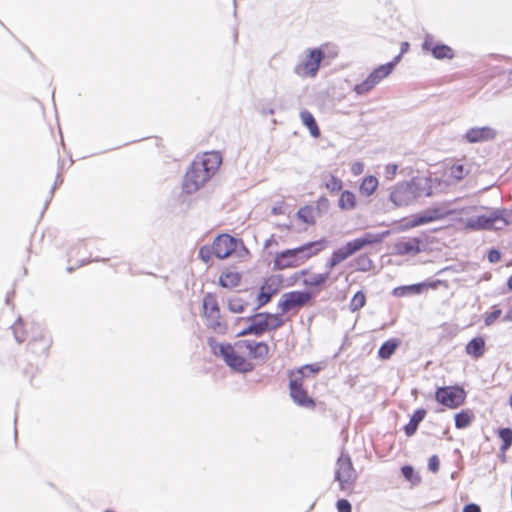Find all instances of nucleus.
Wrapping results in <instances>:
<instances>
[{"instance_id":"1","label":"nucleus","mask_w":512,"mask_h":512,"mask_svg":"<svg viewBox=\"0 0 512 512\" xmlns=\"http://www.w3.org/2000/svg\"><path fill=\"white\" fill-rule=\"evenodd\" d=\"M454 220L461 229L469 232L498 230L512 224V211L471 205L457 208Z\"/></svg>"},{"instance_id":"2","label":"nucleus","mask_w":512,"mask_h":512,"mask_svg":"<svg viewBox=\"0 0 512 512\" xmlns=\"http://www.w3.org/2000/svg\"><path fill=\"white\" fill-rule=\"evenodd\" d=\"M222 163L219 152H206L197 156L191 163L183 181V190L192 194L198 191L211 178Z\"/></svg>"},{"instance_id":"3","label":"nucleus","mask_w":512,"mask_h":512,"mask_svg":"<svg viewBox=\"0 0 512 512\" xmlns=\"http://www.w3.org/2000/svg\"><path fill=\"white\" fill-rule=\"evenodd\" d=\"M327 241L320 239L302 246L276 253L273 261L275 270L296 268L325 249Z\"/></svg>"},{"instance_id":"4","label":"nucleus","mask_w":512,"mask_h":512,"mask_svg":"<svg viewBox=\"0 0 512 512\" xmlns=\"http://www.w3.org/2000/svg\"><path fill=\"white\" fill-rule=\"evenodd\" d=\"M432 180L424 177H416L411 181L397 184L390 193V200L396 206H407L422 196H431Z\"/></svg>"},{"instance_id":"5","label":"nucleus","mask_w":512,"mask_h":512,"mask_svg":"<svg viewBox=\"0 0 512 512\" xmlns=\"http://www.w3.org/2000/svg\"><path fill=\"white\" fill-rule=\"evenodd\" d=\"M319 370L320 366L318 364H310L289 373L290 395L297 405L306 408L315 406L314 400L307 395L302 386L305 377L316 374Z\"/></svg>"},{"instance_id":"6","label":"nucleus","mask_w":512,"mask_h":512,"mask_svg":"<svg viewBox=\"0 0 512 512\" xmlns=\"http://www.w3.org/2000/svg\"><path fill=\"white\" fill-rule=\"evenodd\" d=\"M457 208L452 207L451 202H442L426 210L412 215L403 221L404 229H411L434 221L445 219L448 216L456 217Z\"/></svg>"},{"instance_id":"7","label":"nucleus","mask_w":512,"mask_h":512,"mask_svg":"<svg viewBox=\"0 0 512 512\" xmlns=\"http://www.w3.org/2000/svg\"><path fill=\"white\" fill-rule=\"evenodd\" d=\"M209 345L212 352L216 356L221 357L232 370L241 373H247L253 370V364L244 356L238 354L232 345L217 343L214 340H209Z\"/></svg>"},{"instance_id":"8","label":"nucleus","mask_w":512,"mask_h":512,"mask_svg":"<svg viewBox=\"0 0 512 512\" xmlns=\"http://www.w3.org/2000/svg\"><path fill=\"white\" fill-rule=\"evenodd\" d=\"M325 61V52L316 48L304 51L293 72L300 78L313 79L317 76L321 63Z\"/></svg>"},{"instance_id":"9","label":"nucleus","mask_w":512,"mask_h":512,"mask_svg":"<svg viewBox=\"0 0 512 512\" xmlns=\"http://www.w3.org/2000/svg\"><path fill=\"white\" fill-rule=\"evenodd\" d=\"M283 325V319L276 314L258 313L251 318V324L238 333L239 336L253 334L262 335L266 331L275 330Z\"/></svg>"},{"instance_id":"10","label":"nucleus","mask_w":512,"mask_h":512,"mask_svg":"<svg viewBox=\"0 0 512 512\" xmlns=\"http://www.w3.org/2000/svg\"><path fill=\"white\" fill-rule=\"evenodd\" d=\"M357 474L353 468L349 456L341 454L336 463L335 480L339 482V487L344 492L352 490L356 481Z\"/></svg>"},{"instance_id":"11","label":"nucleus","mask_w":512,"mask_h":512,"mask_svg":"<svg viewBox=\"0 0 512 512\" xmlns=\"http://www.w3.org/2000/svg\"><path fill=\"white\" fill-rule=\"evenodd\" d=\"M465 391L460 387L448 386L439 388L435 397L442 405L454 409L464 403Z\"/></svg>"},{"instance_id":"12","label":"nucleus","mask_w":512,"mask_h":512,"mask_svg":"<svg viewBox=\"0 0 512 512\" xmlns=\"http://www.w3.org/2000/svg\"><path fill=\"white\" fill-rule=\"evenodd\" d=\"M312 299L311 293L307 291H291L284 293L278 303L282 313L303 307Z\"/></svg>"},{"instance_id":"13","label":"nucleus","mask_w":512,"mask_h":512,"mask_svg":"<svg viewBox=\"0 0 512 512\" xmlns=\"http://www.w3.org/2000/svg\"><path fill=\"white\" fill-rule=\"evenodd\" d=\"M422 49L424 51H429L437 60H451L455 56L454 50L450 46L436 43L433 36L430 34L425 36Z\"/></svg>"},{"instance_id":"14","label":"nucleus","mask_w":512,"mask_h":512,"mask_svg":"<svg viewBox=\"0 0 512 512\" xmlns=\"http://www.w3.org/2000/svg\"><path fill=\"white\" fill-rule=\"evenodd\" d=\"M497 132L490 126L471 127L463 135V139L470 144L492 141L496 138Z\"/></svg>"},{"instance_id":"15","label":"nucleus","mask_w":512,"mask_h":512,"mask_svg":"<svg viewBox=\"0 0 512 512\" xmlns=\"http://www.w3.org/2000/svg\"><path fill=\"white\" fill-rule=\"evenodd\" d=\"M236 246V240L233 237L223 234L214 240L212 250L217 258L225 259L235 251Z\"/></svg>"},{"instance_id":"16","label":"nucleus","mask_w":512,"mask_h":512,"mask_svg":"<svg viewBox=\"0 0 512 512\" xmlns=\"http://www.w3.org/2000/svg\"><path fill=\"white\" fill-rule=\"evenodd\" d=\"M281 287L280 276H271L265 280L263 285L260 287L258 294V306L261 307L267 304L273 295L277 294Z\"/></svg>"},{"instance_id":"17","label":"nucleus","mask_w":512,"mask_h":512,"mask_svg":"<svg viewBox=\"0 0 512 512\" xmlns=\"http://www.w3.org/2000/svg\"><path fill=\"white\" fill-rule=\"evenodd\" d=\"M421 240L419 238L402 239L397 241L394 246V253L397 255L415 256L421 252Z\"/></svg>"},{"instance_id":"18","label":"nucleus","mask_w":512,"mask_h":512,"mask_svg":"<svg viewBox=\"0 0 512 512\" xmlns=\"http://www.w3.org/2000/svg\"><path fill=\"white\" fill-rule=\"evenodd\" d=\"M356 249L354 248L351 241L346 243V245L340 247L339 249L335 250L331 257L327 260L325 267L328 270H332L334 267L345 261L347 258H349L351 255L356 253Z\"/></svg>"},{"instance_id":"19","label":"nucleus","mask_w":512,"mask_h":512,"mask_svg":"<svg viewBox=\"0 0 512 512\" xmlns=\"http://www.w3.org/2000/svg\"><path fill=\"white\" fill-rule=\"evenodd\" d=\"M390 235V231L386 230L383 232H367L363 234L361 237H358L351 241L356 251L363 249L364 247L376 243L382 242L387 236Z\"/></svg>"},{"instance_id":"20","label":"nucleus","mask_w":512,"mask_h":512,"mask_svg":"<svg viewBox=\"0 0 512 512\" xmlns=\"http://www.w3.org/2000/svg\"><path fill=\"white\" fill-rule=\"evenodd\" d=\"M330 270L327 269L324 273H310L308 270L304 269L298 271L295 276L298 279L299 277L306 276L303 280V285L306 287H319L325 284L330 278Z\"/></svg>"},{"instance_id":"21","label":"nucleus","mask_w":512,"mask_h":512,"mask_svg":"<svg viewBox=\"0 0 512 512\" xmlns=\"http://www.w3.org/2000/svg\"><path fill=\"white\" fill-rule=\"evenodd\" d=\"M52 345V337L46 336L42 340H29L28 349L31 353L41 357H47Z\"/></svg>"},{"instance_id":"22","label":"nucleus","mask_w":512,"mask_h":512,"mask_svg":"<svg viewBox=\"0 0 512 512\" xmlns=\"http://www.w3.org/2000/svg\"><path fill=\"white\" fill-rule=\"evenodd\" d=\"M245 348L249 351L251 357L255 359H265L269 353V347L264 342H256L251 340L243 341Z\"/></svg>"},{"instance_id":"23","label":"nucleus","mask_w":512,"mask_h":512,"mask_svg":"<svg viewBox=\"0 0 512 512\" xmlns=\"http://www.w3.org/2000/svg\"><path fill=\"white\" fill-rule=\"evenodd\" d=\"M300 118L303 125L308 128L311 136L318 138L320 136V130L314 116L308 110H303L300 112Z\"/></svg>"},{"instance_id":"24","label":"nucleus","mask_w":512,"mask_h":512,"mask_svg":"<svg viewBox=\"0 0 512 512\" xmlns=\"http://www.w3.org/2000/svg\"><path fill=\"white\" fill-rule=\"evenodd\" d=\"M485 351V341L481 337L473 338L466 345V353L474 358L483 356Z\"/></svg>"},{"instance_id":"25","label":"nucleus","mask_w":512,"mask_h":512,"mask_svg":"<svg viewBox=\"0 0 512 512\" xmlns=\"http://www.w3.org/2000/svg\"><path fill=\"white\" fill-rule=\"evenodd\" d=\"M399 345L400 340L395 338L385 341L379 348L378 356L383 360L389 359L394 354Z\"/></svg>"},{"instance_id":"26","label":"nucleus","mask_w":512,"mask_h":512,"mask_svg":"<svg viewBox=\"0 0 512 512\" xmlns=\"http://www.w3.org/2000/svg\"><path fill=\"white\" fill-rule=\"evenodd\" d=\"M207 326L215 333H225L227 327L226 324L221 320L220 312L217 314H211L205 316Z\"/></svg>"},{"instance_id":"27","label":"nucleus","mask_w":512,"mask_h":512,"mask_svg":"<svg viewBox=\"0 0 512 512\" xmlns=\"http://www.w3.org/2000/svg\"><path fill=\"white\" fill-rule=\"evenodd\" d=\"M338 207L341 210H353L356 207V196L353 192L345 190L338 200Z\"/></svg>"},{"instance_id":"28","label":"nucleus","mask_w":512,"mask_h":512,"mask_svg":"<svg viewBox=\"0 0 512 512\" xmlns=\"http://www.w3.org/2000/svg\"><path fill=\"white\" fill-rule=\"evenodd\" d=\"M425 415L426 411L423 409L415 411L409 423L404 428L407 436H412L416 432L419 423L424 419Z\"/></svg>"},{"instance_id":"29","label":"nucleus","mask_w":512,"mask_h":512,"mask_svg":"<svg viewBox=\"0 0 512 512\" xmlns=\"http://www.w3.org/2000/svg\"><path fill=\"white\" fill-rule=\"evenodd\" d=\"M240 280L241 276L238 272L227 271L220 276L219 283L222 287L233 288L239 284Z\"/></svg>"},{"instance_id":"30","label":"nucleus","mask_w":512,"mask_h":512,"mask_svg":"<svg viewBox=\"0 0 512 512\" xmlns=\"http://www.w3.org/2000/svg\"><path fill=\"white\" fill-rule=\"evenodd\" d=\"M378 187V179L374 176H366L360 184L359 191L362 195H372Z\"/></svg>"},{"instance_id":"31","label":"nucleus","mask_w":512,"mask_h":512,"mask_svg":"<svg viewBox=\"0 0 512 512\" xmlns=\"http://www.w3.org/2000/svg\"><path fill=\"white\" fill-rule=\"evenodd\" d=\"M220 312L217 300L212 294H207L203 298V313L204 316L217 314Z\"/></svg>"},{"instance_id":"32","label":"nucleus","mask_w":512,"mask_h":512,"mask_svg":"<svg viewBox=\"0 0 512 512\" xmlns=\"http://www.w3.org/2000/svg\"><path fill=\"white\" fill-rule=\"evenodd\" d=\"M376 85V82L371 78V76L368 75L363 82L355 85L353 90L358 96L365 95L373 90Z\"/></svg>"},{"instance_id":"33","label":"nucleus","mask_w":512,"mask_h":512,"mask_svg":"<svg viewBox=\"0 0 512 512\" xmlns=\"http://www.w3.org/2000/svg\"><path fill=\"white\" fill-rule=\"evenodd\" d=\"M376 85V82L371 78V76L368 75L363 82L355 85L353 90L358 96L365 95L373 90Z\"/></svg>"},{"instance_id":"34","label":"nucleus","mask_w":512,"mask_h":512,"mask_svg":"<svg viewBox=\"0 0 512 512\" xmlns=\"http://www.w3.org/2000/svg\"><path fill=\"white\" fill-rule=\"evenodd\" d=\"M11 329H12L15 340L19 344L23 343L26 340L27 335H26V331L24 329L23 319L21 317H19L15 321V323L11 326Z\"/></svg>"},{"instance_id":"35","label":"nucleus","mask_w":512,"mask_h":512,"mask_svg":"<svg viewBox=\"0 0 512 512\" xmlns=\"http://www.w3.org/2000/svg\"><path fill=\"white\" fill-rule=\"evenodd\" d=\"M297 217L306 224H314L315 209L311 206H304L298 210Z\"/></svg>"},{"instance_id":"36","label":"nucleus","mask_w":512,"mask_h":512,"mask_svg":"<svg viewBox=\"0 0 512 512\" xmlns=\"http://www.w3.org/2000/svg\"><path fill=\"white\" fill-rule=\"evenodd\" d=\"M391 74V66L390 65H380L376 69H374L369 76L379 84L384 78L388 77Z\"/></svg>"},{"instance_id":"37","label":"nucleus","mask_w":512,"mask_h":512,"mask_svg":"<svg viewBox=\"0 0 512 512\" xmlns=\"http://www.w3.org/2000/svg\"><path fill=\"white\" fill-rule=\"evenodd\" d=\"M473 419V415L467 411H462L455 415V426L458 429H463L468 427Z\"/></svg>"},{"instance_id":"38","label":"nucleus","mask_w":512,"mask_h":512,"mask_svg":"<svg viewBox=\"0 0 512 512\" xmlns=\"http://www.w3.org/2000/svg\"><path fill=\"white\" fill-rule=\"evenodd\" d=\"M247 305H248L247 302H245L240 297H233V298L229 299V301H228V308L233 313L244 312Z\"/></svg>"},{"instance_id":"39","label":"nucleus","mask_w":512,"mask_h":512,"mask_svg":"<svg viewBox=\"0 0 512 512\" xmlns=\"http://www.w3.org/2000/svg\"><path fill=\"white\" fill-rule=\"evenodd\" d=\"M46 336H51L50 333L39 323H33L31 326L30 340H42Z\"/></svg>"},{"instance_id":"40","label":"nucleus","mask_w":512,"mask_h":512,"mask_svg":"<svg viewBox=\"0 0 512 512\" xmlns=\"http://www.w3.org/2000/svg\"><path fill=\"white\" fill-rule=\"evenodd\" d=\"M366 303V297L363 292H357L350 301L349 307L352 312L361 309Z\"/></svg>"},{"instance_id":"41","label":"nucleus","mask_w":512,"mask_h":512,"mask_svg":"<svg viewBox=\"0 0 512 512\" xmlns=\"http://www.w3.org/2000/svg\"><path fill=\"white\" fill-rule=\"evenodd\" d=\"M467 174V170L462 164H454L449 169V175L456 181L462 180Z\"/></svg>"},{"instance_id":"42","label":"nucleus","mask_w":512,"mask_h":512,"mask_svg":"<svg viewBox=\"0 0 512 512\" xmlns=\"http://www.w3.org/2000/svg\"><path fill=\"white\" fill-rule=\"evenodd\" d=\"M402 474L405 477L406 480L411 482L413 485L419 484L421 481L420 476L414 472V469L412 466H403L402 467Z\"/></svg>"},{"instance_id":"43","label":"nucleus","mask_w":512,"mask_h":512,"mask_svg":"<svg viewBox=\"0 0 512 512\" xmlns=\"http://www.w3.org/2000/svg\"><path fill=\"white\" fill-rule=\"evenodd\" d=\"M499 436L503 442L501 446L502 451H506L512 445V429L504 428L499 432Z\"/></svg>"},{"instance_id":"44","label":"nucleus","mask_w":512,"mask_h":512,"mask_svg":"<svg viewBox=\"0 0 512 512\" xmlns=\"http://www.w3.org/2000/svg\"><path fill=\"white\" fill-rule=\"evenodd\" d=\"M355 267L358 271H369L372 267V261L366 255H361L357 259H355Z\"/></svg>"},{"instance_id":"45","label":"nucleus","mask_w":512,"mask_h":512,"mask_svg":"<svg viewBox=\"0 0 512 512\" xmlns=\"http://www.w3.org/2000/svg\"><path fill=\"white\" fill-rule=\"evenodd\" d=\"M502 315V310L497 306L492 307L491 312H487L484 314V323L486 326H491L495 323V321Z\"/></svg>"},{"instance_id":"46","label":"nucleus","mask_w":512,"mask_h":512,"mask_svg":"<svg viewBox=\"0 0 512 512\" xmlns=\"http://www.w3.org/2000/svg\"><path fill=\"white\" fill-rule=\"evenodd\" d=\"M325 186L330 192H338L342 189L343 183L339 178L330 175L325 181Z\"/></svg>"},{"instance_id":"47","label":"nucleus","mask_w":512,"mask_h":512,"mask_svg":"<svg viewBox=\"0 0 512 512\" xmlns=\"http://www.w3.org/2000/svg\"><path fill=\"white\" fill-rule=\"evenodd\" d=\"M63 183V177L61 176V173L58 172L57 175H56V178H55V182H54V185L52 186L50 192H49V197L48 199H46L45 201V204H44V208H43V211L42 213L47 209L52 197H53V194L55 192V190L57 189V187H59L61 184Z\"/></svg>"},{"instance_id":"48","label":"nucleus","mask_w":512,"mask_h":512,"mask_svg":"<svg viewBox=\"0 0 512 512\" xmlns=\"http://www.w3.org/2000/svg\"><path fill=\"white\" fill-rule=\"evenodd\" d=\"M430 284L426 283H418L413 285H407L405 286L407 295L408 294H420L424 291V289L430 287Z\"/></svg>"},{"instance_id":"49","label":"nucleus","mask_w":512,"mask_h":512,"mask_svg":"<svg viewBox=\"0 0 512 512\" xmlns=\"http://www.w3.org/2000/svg\"><path fill=\"white\" fill-rule=\"evenodd\" d=\"M318 50H323L325 52V60L326 59H334L338 55V50L335 46L323 45L317 48Z\"/></svg>"},{"instance_id":"50","label":"nucleus","mask_w":512,"mask_h":512,"mask_svg":"<svg viewBox=\"0 0 512 512\" xmlns=\"http://www.w3.org/2000/svg\"><path fill=\"white\" fill-rule=\"evenodd\" d=\"M398 166L396 164H388L385 167V177L387 180H392L397 172Z\"/></svg>"},{"instance_id":"51","label":"nucleus","mask_w":512,"mask_h":512,"mask_svg":"<svg viewBox=\"0 0 512 512\" xmlns=\"http://www.w3.org/2000/svg\"><path fill=\"white\" fill-rule=\"evenodd\" d=\"M108 260H109L108 257H99V256H95L94 258L89 257V258L80 260L78 267L87 265L91 262H106Z\"/></svg>"},{"instance_id":"52","label":"nucleus","mask_w":512,"mask_h":512,"mask_svg":"<svg viewBox=\"0 0 512 512\" xmlns=\"http://www.w3.org/2000/svg\"><path fill=\"white\" fill-rule=\"evenodd\" d=\"M336 506L338 512H351V504L345 499L338 500Z\"/></svg>"},{"instance_id":"53","label":"nucleus","mask_w":512,"mask_h":512,"mask_svg":"<svg viewBox=\"0 0 512 512\" xmlns=\"http://www.w3.org/2000/svg\"><path fill=\"white\" fill-rule=\"evenodd\" d=\"M365 165L361 161H356L351 165V172L353 175L357 176L364 172Z\"/></svg>"},{"instance_id":"54","label":"nucleus","mask_w":512,"mask_h":512,"mask_svg":"<svg viewBox=\"0 0 512 512\" xmlns=\"http://www.w3.org/2000/svg\"><path fill=\"white\" fill-rule=\"evenodd\" d=\"M439 464H440V462H439L438 457L436 455H433L429 459L428 468L433 473H436L439 470Z\"/></svg>"},{"instance_id":"55","label":"nucleus","mask_w":512,"mask_h":512,"mask_svg":"<svg viewBox=\"0 0 512 512\" xmlns=\"http://www.w3.org/2000/svg\"><path fill=\"white\" fill-rule=\"evenodd\" d=\"M501 258V254L498 250L496 249H492L489 251L488 253V260L491 262V263H496L500 260Z\"/></svg>"},{"instance_id":"56","label":"nucleus","mask_w":512,"mask_h":512,"mask_svg":"<svg viewBox=\"0 0 512 512\" xmlns=\"http://www.w3.org/2000/svg\"><path fill=\"white\" fill-rule=\"evenodd\" d=\"M392 294L396 297H402V296H405L407 295V292H406V288L405 286H400V287H396Z\"/></svg>"},{"instance_id":"57","label":"nucleus","mask_w":512,"mask_h":512,"mask_svg":"<svg viewBox=\"0 0 512 512\" xmlns=\"http://www.w3.org/2000/svg\"><path fill=\"white\" fill-rule=\"evenodd\" d=\"M199 255L201 257L202 260H204L205 262L209 261L210 259V251L208 248H201L200 251H199Z\"/></svg>"},{"instance_id":"58","label":"nucleus","mask_w":512,"mask_h":512,"mask_svg":"<svg viewBox=\"0 0 512 512\" xmlns=\"http://www.w3.org/2000/svg\"><path fill=\"white\" fill-rule=\"evenodd\" d=\"M463 512H481V509L476 504H468L464 507Z\"/></svg>"},{"instance_id":"59","label":"nucleus","mask_w":512,"mask_h":512,"mask_svg":"<svg viewBox=\"0 0 512 512\" xmlns=\"http://www.w3.org/2000/svg\"><path fill=\"white\" fill-rule=\"evenodd\" d=\"M401 58H402V55L398 54L392 61L386 63L385 65H390L391 66V72H392L394 67L400 62Z\"/></svg>"},{"instance_id":"60","label":"nucleus","mask_w":512,"mask_h":512,"mask_svg":"<svg viewBox=\"0 0 512 512\" xmlns=\"http://www.w3.org/2000/svg\"><path fill=\"white\" fill-rule=\"evenodd\" d=\"M409 49V43L408 42H403L401 44V49H400V53L401 55H403L404 53H406Z\"/></svg>"},{"instance_id":"61","label":"nucleus","mask_w":512,"mask_h":512,"mask_svg":"<svg viewBox=\"0 0 512 512\" xmlns=\"http://www.w3.org/2000/svg\"><path fill=\"white\" fill-rule=\"evenodd\" d=\"M14 293H15L14 291H11V292H8V293H7L6 298H5V303H6L7 305H10V303H11V299H12V297L14 296Z\"/></svg>"},{"instance_id":"62","label":"nucleus","mask_w":512,"mask_h":512,"mask_svg":"<svg viewBox=\"0 0 512 512\" xmlns=\"http://www.w3.org/2000/svg\"><path fill=\"white\" fill-rule=\"evenodd\" d=\"M504 321H510L512 322V307L509 309V311L506 313V315L503 318Z\"/></svg>"},{"instance_id":"63","label":"nucleus","mask_w":512,"mask_h":512,"mask_svg":"<svg viewBox=\"0 0 512 512\" xmlns=\"http://www.w3.org/2000/svg\"><path fill=\"white\" fill-rule=\"evenodd\" d=\"M507 286L512 290V275L508 278Z\"/></svg>"},{"instance_id":"64","label":"nucleus","mask_w":512,"mask_h":512,"mask_svg":"<svg viewBox=\"0 0 512 512\" xmlns=\"http://www.w3.org/2000/svg\"><path fill=\"white\" fill-rule=\"evenodd\" d=\"M272 213H273V214H279V213H280V208H276V207H274V208L272 209Z\"/></svg>"}]
</instances>
